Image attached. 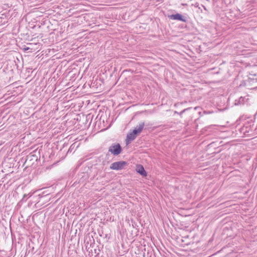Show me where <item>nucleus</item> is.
<instances>
[{"mask_svg":"<svg viewBox=\"0 0 257 257\" xmlns=\"http://www.w3.org/2000/svg\"><path fill=\"white\" fill-rule=\"evenodd\" d=\"M108 151L113 155L117 156L121 153V148L119 144L115 143L109 147Z\"/></svg>","mask_w":257,"mask_h":257,"instance_id":"nucleus-3","label":"nucleus"},{"mask_svg":"<svg viewBox=\"0 0 257 257\" xmlns=\"http://www.w3.org/2000/svg\"><path fill=\"white\" fill-rule=\"evenodd\" d=\"M136 172L142 175L143 177H146L147 176V173L145 171L143 165L141 164H137L136 166Z\"/></svg>","mask_w":257,"mask_h":257,"instance_id":"nucleus-4","label":"nucleus"},{"mask_svg":"<svg viewBox=\"0 0 257 257\" xmlns=\"http://www.w3.org/2000/svg\"><path fill=\"white\" fill-rule=\"evenodd\" d=\"M144 125V122L140 123L132 132H131L127 135L125 140L126 144H130L132 141L136 139L137 135L141 133L143 131Z\"/></svg>","mask_w":257,"mask_h":257,"instance_id":"nucleus-1","label":"nucleus"},{"mask_svg":"<svg viewBox=\"0 0 257 257\" xmlns=\"http://www.w3.org/2000/svg\"><path fill=\"white\" fill-rule=\"evenodd\" d=\"M170 18L172 20H179L184 22H186V20L180 14H176L175 15H172L170 16Z\"/></svg>","mask_w":257,"mask_h":257,"instance_id":"nucleus-5","label":"nucleus"},{"mask_svg":"<svg viewBox=\"0 0 257 257\" xmlns=\"http://www.w3.org/2000/svg\"><path fill=\"white\" fill-rule=\"evenodd\" d=\"M127 165V163L125 161L115 162L111 164L110 168L114 170H120L124 169Z\"/></svg>","mask_w":257,"mask_h":257,"instance_id":"nucleus-2","label":"nucleus"}]
</instances>
